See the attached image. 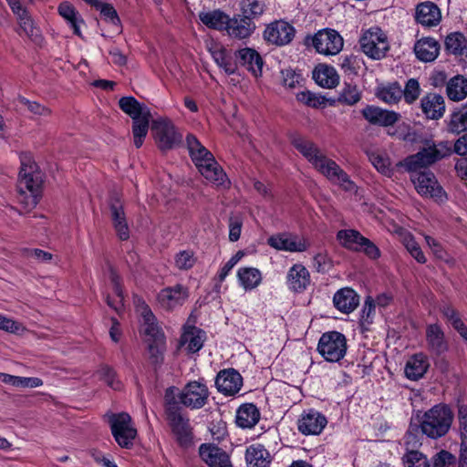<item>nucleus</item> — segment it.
<instances>
[{"label": "nucleus", "instance_id": "nucleus-47", "mask_svg": "<svg viewBox=\"0 0 467 467\" xmlns=\"http://www.w3.org/2000/svg\"><path fill=\"white\" fill-rule=\"evenodd\" d=\"M240 11L241 16L254 21L264 14L265 4L259 0H241Z\"/></svg>", "mask_w": 467, "mask_h": 467}, {"label": "nucleus", "instance_id": "nucleus-24", "mask_svg": "<svg viewBox=\"0 0 467 467\" xmlns=\"http://www.w3.org/2000/svg\"><path fill=\"white\" fill-rule=\"evenodd\" d=\"M188 297V291L181 285L173 287H166L158 295V301L161 307L171 310L182 306Z\"/></svg>", "mask_w": 467, "mask_h": 467}, {"label": "nucleus", "instance_id": "nucleus-5", "mask_svg": "<svg viewBox=\"0 0 467 467\" xmlns=\"http://www.w3.org/2000/svg\"><path fill=\"white\" fill-rule=\"evenodd\" d=\"M454 415L451 408L443 403L434 405L426 410L420 419L422 434L432 440L444 437L450 431Z\"/></svg>", "mask_w": 467, "mask_h": 467}, {"label": "nucleus", "instance_id": "nucleus-34", "mask_svg": "<svg viewBox=\"0 0 467 467\" xmlns=\"http://www.w3.org/2000/svg\"><path fill=\"white\" fill-rule=\"evenodd\" d=\"M414 52L420 61L431 62L435 60L439 55L440 45L432 37H423L416 42Z\"/></svg>", "mask_w": 467, "mask_h": 467}, {"label": "nucleus", "instance_id": "nucleus-21", "mask_svg": "<svg viewBox=\"0 0 467 467\" xmlns=\"http://www.w3.org/2000/svg\"><path fill=\"white\" fill-rule=\"evenodd\" d=\"M415 20L423 27L437 26L441 21V9L432 2H422L416 6Z\"/></svg>", "mask_w": 467, "mask_h": 467}, {"label": "nucleus", "instance_id": "nucleus-35", "mask_svg": "<svg viewBox=\"0 0 467 467\" xmlns=\"http://www.w3.org/2000/svg\"><path fill=\"white\" fill-rule=\"evenodd\" d=\"M260 420V411L257 407L252 403L241 405L236 410L235 422L243 429H251Z\"/></svg>", "mask_w": 467, "mask_h": 467}, {"label": "nucleus", "instance_id": "nucleus-43", "mask_svg": "<svg viewBox=\"0 0 467 467\" xmlns=\"http://www.w3.org/2000/svg\"><path fill=\"white\" fill-rule=\"evenodd\" d=\"M58 14L68 23L77 36H81L80 26L83 19L76 8L67 1L62 2L57 7Z\"/></svg>", "mask_w": 467, "mask_h": 467}, {"label": "nucleus", "instance_id": "nucleus-10", "mask_svg": "<svg viewBox=\"0 0 467 467\" xmlns=\"http://www.w3.org/2000/svg\"><path fill=\"white\" fill-rule=\"evenodd\" d=\"M337 238L343 247L355 252H363L371 259H377L380 255L377 245L356 230H340Z\"/></svg>", "mask_w": 467, "mask_h": 467}, {"label": "nucleus", "instance_id": "nucleus-33", "mask_svg": "<svg viewBox=\"0 0 467 467\" xmlns=\"http://www.w3.org/2000/svg\"><path fill=\"white\" fill-rule=\"evenodd\" d=\"M240 63L246 67L255 78L262 75L263 58L259 53L250 47H244L238 51Z\"/></svg>", "mask_w": 467, "mask_h": 467}, {"label": "nucleus", "instance_id": "nucleus-63", "mask_svg": "<svg viewBox=\"0 0 467 467\" xmlns=\"http://www.w3.org/2000/svg\"><path fill=\"white\" fill-rule=\"evenodd\" d=\"M282 76L284 86L289 88H296L302 79L301 75L291 68L282 70Z\"/></svg>", "mask_w": 467, "mask_h": 467}, {"label": "nucleus", "instance_id": "nucleus-1", "mask_svg": "<svg viewBox=\"0 0 467 467\" xmlns=\"http://www.w3.org/2000/svg\"><path fill=\"white\" fill-rule=\"evenodd\" d=\"M294 145L311 165L327 180L339 185L346 192H356L357 186L349 176L335 161L327 158L314 142L299 139L295 140Z\"/></svg>", "mask_w": 467, "mask_h": 467}, {"label": "nucleus", "instance_id": "nucleus-26", "mask_svg": "<svg viewBox=\"0 0 467 467\" xmlns=\"http://www.w3.org/2000/svg\"><path fill=\"white\" fill-rule=\"evenodd\" d=\"M420 108L428 119H439L445 112L444 99L439 94L428 93L421 99Z\"/></svg>", "mask_w": 467, "mask_h": 467}, {"label": "nucleus", "instance_id": "nucleus-19", "mask_svg": "<svg viewBox=\"0 0 467 467\" xmlns=\"http://www.w3.org/2000/svg\"><path fill=\"white\" fill-rule=\"evenodd\" d=\"M215 385L219 392L226 396H233L241 389L243 378L241 374L234 368L223 369L218 373Z\"/></svg>", "mask_w": 467, "mask_h": 467}, {"label": "nucleus", "instance_id": "nucleus-9", "mask_svg": "<svg viewBox=\"0 0 467 467\" xmlns=\"http://www.w3.org/2000/svg\"><path fill=\"white\" fill-rule=\"evenodd\" d=\"M362 51L370 58L380 59L386 56L389 44L386 34L378 26L364 31L359 39Z\"/></svg>", "mask_w": 467, "mask_h": 467}, {"label": "nucleus", "instance_id": "nucleus-3", "mask_svg": "<svg viewBox=\"0 0 467 467\" xmlns=\"http://www.w3.org/2000/svg\"><path fill=\"white\" fill-rule=\"evenodd\" d=\"M186 143L190 156L200 173L216 186H227V176L211 151L192 134L186 137Z\"/></svg>", "mask_w": 467, "mask_h": 467}, {"label": "nucleus", "instance_id": "nucleus-45", "mask_svg": "<svg viewBox=\"0 0 467 467\" xmlns=\"http://www.w3.org/2000/svg\"><path fill=\"white\" fill-rule=\"evenodd\" d=\"M376 95L387 104H396L402 98V88L397 82L384 84L378 87Z\"/></svg>", "mask_w": 467, "mask_h": 467}, {"label": "nucleus", "instance_id": "nucleus-64", "mask_svg": "<svg viewBox=\"0 0 467 467\" xmlns=\"http://www.w3.org/2000/svg\"><path fill=\"white\" fill-rule=\"evenodd\" d=\"M100 14L102 17L109 23L112 24L113 26H119V18L113 6L109 5H103L101 6Z\"/></svg>", "mask_w": 467, "mask_h": 467}, {"label": "nucleus", "instance_id": "nucleus-42", "mask_svg": "<svg viewBox=\"0 0 467 467\" xmlns=\"http://www.w3.org/2000/svg\"><path fill=\"white\" fill-rule=\"evenodd\" d=\"M245 459L248 467H269L271 462L269 452L260 444L248 447Z\"/></svg>", "mask_w": 467, "mask_h": 467}, {"label": "nucleus", "instance_id": "nucleus-40", "mask_svg": "<svg viewBox=\"0 0 467 467\" xmlns=\"http://www.w3.org/2000/svg\"><path fill=\"white\" fill-rule=\"evenodd\" d=\"M204 340L205 333L202 330L195 327H189L185 328L182 336L181 344L189 352L195 353L202 348Z\"/></svg>", "mask_w": 467, "mask_h": 467}, {"label": "nucleus", "instance_id": "nucleus-7", "mask_svg": "<svg viewBox=\"0 0 467 467\" xmlns=\"http://www.w3.org/2000/svg\"><path fill=\"white\" fill-rule=\"evenodd\" d=\"M112 436L121 447L129 449L132 447L137 437V429L131 417L126 412L112 413L108 416Z\"/></svg>", "mask_w": 467, "mask_h": 467}, {"label": "nucleus", "instance_id": "nucleus-27", "mask_svg": "<svg viewBox=\"0 0 467 467\" xmlns=\"http://www.w3.org/2000/svg\"><path fill=\"white\" fill-rule=\"evenodd\" d=\"M312 77L315 82L324 88H334L339 83V76L336 68L327 64L316 66Z\"/></svg>", "mask_w": 467, "mask_h": 467}, {"label": "nucleus", "instance_id": "nucleus-58", "mask_svg": "<svg viewBox=\"0 0 467 467\" xmlns=\"http://www.w3.org/2000/svg\"><path fill=\"white\" fill-rule=\"evenodd\" d=\"M244 224V219L241 215H232L228 221V228H229V241L230 242H237L240 239L242 228Z\"/></svg>", "mask_w": 467, "mask_h": 467}, {"label": "nucleus", "instance_id": "nucleus-4", "mask_svg": "<svg viewBox=\"0 0 467 467\" xmlns=\"http://www.w3.org/2000/svg\"><path fill=\"white\" fill-rule=\"evenodd\" d=\"M42 177L36 164L29 155L21 157V169L17 184L18 202L26 210L36 206L41 196Z\"/></svg>", "mask_w": 467, "mask_h": 467}, {"label": "nucleus", "instance_id": "nucleus-39", "mask_svg": "<svg viewBox=\"0 0 467 467\" xmlns=\"http://www.w3.org/2000/svg\"><path fill=\"white\" fill-rule=\"evenodd\" d=\"M407 451L402 457V462L405 467H429V460L427 457L420 451L416 450H410L409 445L414 441L417 443L416 436L411 433H407L405 437Z\"/></svg>", "mask_w": 467, "mask_h": 467}, {"label": "nucleus", "instance_id": "nucleus-60", "mask_svg": "<svg viewBox=\"0 0 467 467\" xmlns=\"http://www.w3.org/2000/svg\"><path fill=\"white\" fill-rule=\"evenodd\" d=\"M0 330L13 334H20L23 333L26 328L21 323L0 314Z\"/></svg>", "mask_w": 467, "mask_h": 467}, {"label": "nucleus", "instance_id": "nucleus-25", "mask_svg": "<svg viewBox=\"0 0 467 467\" xmlns=\"http://www.w3.org/2000/svg\"><path fill=\"white\" fill-rule=\"evenodd\" d=\"M362 115L369 123L380 126L393 125L400 118V115L395 111L382 109L374 106L364 108Z\"/></svg>", "mask_w": 467, "mask_h": 467}, {"label": "nucleus", "instance_id": "nucleus-44", "mask_svg": "<svg viewBox=\"0 0 467 467\" xmlns=\"http://www.w3.org/2000/svg\"><path fill=\"white\" fill-rule=\"evenodd\" d=\"M448 98L452 101H461L467 97V78L457 75L451 78L446 86Z\"/></svg>", "mask_w": 467, "mask_h": 467}, {"label": "nucleus", "instance_id": "nucleus-52", "mask_svg": "<svg viewBox=\"0 0 467 467\" xmlns=\"http://www.w3.org/2000/svg\"><path fill=\"white\" fill-rule=\"evenodd\" d=\"M108 266L109 271V278L111 282L114 284V291L117 296V299L114 302L110 301L109 298H108V305L113 309H115L117 312H119L123 306V293L119 284V278L115 270L112 268V266L110 265H109Z\"/></svg>", "mask_w": 467, "mask_h": 467}, {"label": "nucleus", "instance_id": "nucleus-53", "mask_svg": "<svg viewBox=\"0 0 467 467\" xmlns=\"http://www.w3.org/2000/svg\"><path fill=\"white\" fill-rule=\"evenodd\" d=\"M196 263L194 253L191 250H182L175 254L174 264L180 270H189Z\"/></svg>", "mask_w": 467, "mask_h": 467}, {"label": "nucleus", "instance_id": "nucleus-31", "mask_svg": "<svg viewBox=\"0 0 467 467\" xmlns=\"http://www.w3.org/2000/svg\"><path fill=\"white\" fill-rule=\"evenodd\" d=\"M236 277L238 285L244 291H252L257 288L263 280L261 271L252 266L240 267L236 272Z\"/></svg>", "mask_w": 467, "mask_h": 467}, {"label": "nucleus", "instance_id": "nucleus-36", "mask_svg": "<svg viewBox=\"0 0 467 467\" xmlns=\"http://www.w3.org/2000/svg\"><path fill=\"white\" fill-rule=\"evenodd\" d=\"M228 15L220 9L203 10L198 15L200 21L208 28L223 31L227 26Z\"/></svg>", "mask_w": 467, "mask_h": 467}, {"label": "nucleus", "instance_id": "nucleus-59", "mask_svg": "<svg viewBox=\"0 0 467 467\" xmlns=\"http://www.w3.org/2000/svg\"><path fill=\"white\" fill-rule=\"evenodd\" d=\"M17 102H18V105L26 108L31 113L36 114V115L48 116L51 113V110L48 108H47L36 101H30L24 97H18Z\"/></svg>", "mask_w": 467, "mask_h": 467}, {"label": "nucleus", "instance_id": "nucleus-30", "mask_svg": "<svg viewBox=\"0 0 467 467\" xmlns=\"http://www.w3.org/2000/svg\"><path fill=\"white\" fill-rule=\"evenodd\" d=\"M335 307L342 313H350L357 308L359 303L357 293L348 287L338 290L333 297Z\"/></svg>", "mask_w": 467, "mask_h": 467}, {"label": "nucleus", "instance_id": "nucleus-46", "mask_svg": "<svg viewBox=\"0 0 467 467\" xmlns=\"http://www.w3.org/2000/svg\"><path fill=\"white\" fill-rule=\"evenodd\" d=\"M20 36H26L35 42H40L41 34L39 28L35 25L31 16L26 13V16L17 17Z\"/></svg>", "mask_w": 467, "mask_h": 467}, {"label": "nucleus", "instance_id": "nucleus-48", "mask_svg": "<svg viewBox=\"0 0 467 467\" xmlns=\"http://www.w3.org/2000/svg\"><path fill=\"white\" fill-rule=\"evenodd\" d=\"M371 164L375 169L387 177H391L393 174V168L389 157L383 152H371L368 155Z\"/></svg>", "mask_w": 467, "mask_h": 467}, {"label": "nucleus", "instance_id": "nucleus-57", "mask_svg": "<svg viewBox=\"0 0 467 467\" xmlns=\"http://www.w3.org/2000/svg\"><path fill=\"white\" fill-rule=\"evenodd\" d=\"M420 94V86L417 79L410 78L402 89V96L408 104L415 102Z\"/></svg>", "mask_w": 467, "mask_h": 467}, {"label": "nucleus", "instance_id": "nucleus-20", "mask_svg": "<svg viewBox=\"0 0 467 467\" xmlns=\"http://www.w3.org/2000/svg\"><path fill=\"white\" fill-rule=\"evenodd\" d=\"M256 26L254 21L241 15L228 16L227 26L224 28L226 34L234 39H245L254 32Z\"/></svg>", "mask_w": 467, "mask_h": 467}, {"label": "nucleus", "instance_id": "nucleus-61", "mask_svg": "<svg viewBox=\"0 0 467 467\" xmlns=\"http://www.w3.org/2000/svg\"><path fill=\"white\" fill-rule=\"evenodd\" d=\"M391 134L404 141L415 142L417 140L416 132L405 123L398 125L395 132Z\"/></svg>", "mask_w": 467, "mask_h": 467}, {"label": "nucleus", "instance_id": "nucleus-12", "mask_svg": "<svg viewBox=\"0 0 467 467\" xmlns=\"http://www.w3.org/2000/svg\"><path fill=\"white\" fill-rule=\"evenodd\" d=\"M151 132L158 147L162 150L172 149L182 139L172 122L166 118L152 120Z\"/></svg>", "mask_w": 467, "mask_h": 467}, {"label": "nucleus", "instance_id": "nucleus-49", "mask_svg": "<svg viewBox=\"0 0 467 467\" xmlns=\"http://www.w3.org/2000/svg\"><path fill=\"white\" fill-rule=\"evenodd\" d=\"M401 242L410 254L420 264L426 262V257L414 237L408 232L401 233Z\"/></svg>", "mask_w": 467, "mask_h": 467}, {"label": "nucleus", "instance_id": "nucleus-37", "mask_svg": "<svg viewBox=\"0 0 467 467\" xmlns=\"http://www.w3.org/2000/svg\"><path fill=\"white\" fill-rule=\"evenodd\" d=\"M119 108L123 112L129 115L133 120L144 118L151 117L150 109L140 103L133 97H123L119 101Z\"/></svg>", "mask_w": 467, "mask_h": 467}, {"label": "nucleus", "instance_id": "nucleus-23", "mask_svg": "<svg viewBox=\"0 0 467 467\" xmlns=\"http://www.w3.org/2000/svg\"><path fill=\"white\" fill-rule=\"evenodd\" d=\"M199 454L210 467H232L228 454L215 445L202 444L199 448Z\"/></svg>", "mask_w": 467, "mask_h": 467}, {"label": "nucleus", "instance_id": "nucleus-28", "mask_svg": "<svg viewBox=\"0 0 467 467\" xmlns=\"http://www.w3.org/2000/svg\"><path fill=\"white\" fill-rule=\"evenodd\" d=\"M288 288L294 292H302L310 284L308 270L300 264L294 265L287 273Z\"/></svg>", "mask_w": 467, "mask_h": 467}, {"label": "nucleus", "instance_id": "nucleus-17", "mask_svg": "<svg viewBox=\"0 0 467 467\" xmlns=\"http://www.w3.org/2000/svg\"><path fill=\"white\" fill-rule=\"evenodd\" d=\"M267 244L279 251L300 253L306 251L310 243L304 237L288 234H278L270 236Z\"/></svg>", "mask_w": 467, "mask_h": 467}, {"label": "nucleus", "instance_id": "nucleus-15", "mask_svg": "<svg viewBox=\"0 0 467 467\" xmlns=\"http://www.w3.org/2000/svg\"><path fill=\"white\" fill-rule=\"evenodd\" d=\"M169 398V391L166 393V400ZM169 424L172 432L176 435L178 441L186 445L191 441V427L189 420L182 416L179 407L175 403L167 400L166 408Z\"/></svg>", "mask_w": 467, "mask_h": 467}, {"label": "nucleus", "instance_id": "nucleus-14", "mask_svg": "<svg viewBox=\"0 0 467 467\" xmlns=\"http://www.w3.org/2000/svg\"><path fill=\"white\" fill-rule=\"evenodd\" d=\"M312 45L316 51L324 56L337 55L343 48L342 36L334 29H322L312 37Z\"/></svg>", "mask_w": 467, "mask_h": 467}, {"label": "nucleus", "instance_id": "nucleus-2", "mask_svg": "<svg viewBox=\"0 0 467 467\" xmlns=\"http://www.w3.org/2000/svg\"><path fill=\"white\" fill-rule=\"evenodd\" d=\"M136 311L140 317V335L147 346L149 359L159 364L163 359L165 337L156 323V318L149 306L140 298L135 300Z\"/></svg>", "mask_w": 467, "mask_h": 467}, {"label": "nucleus", "instance_id": "nucleus-13", "mask_svg": "<svg viewBox=\"0 0 467 467\" xmlns=\"http://www.w3.org/2000/svg\"><path fill=\"white\" fill-rule=\"evenodd\" d=\"M416 191L423 197L434 199L443 202L447 200V194L438 183L434 174L431 171H422L411 175Z\"/></svg>", "mask_w": 467, "mask_h": 467}, {"label": "nucleus", "instance_id": "nucleus-55", "mask_svg": "<svg viewBox=\"0 0 467 467\" xmlns=\"http://www.w3.org/2000/svg\"><path fill=\"white\" fill-rule=\"evenodd\" d=\"M455 456L448 451L441 450L437 452L429 462V467H454Z\"/></svg>", "mask_w": 467, "mask_h": 467}, {"label": "nucleus", "instance_id": "nucleus-56", "mask_svg": "<svg viewBox=\"0 0 467 467\" xmlns=\"http://www.w3.org/2000/svg\"><path fill=\"white\" fill-rule=\"evenodd\" d=\"M360 99V92L356 86L346 85L338 97V101L352 106L358 103Z\"/></svg>", "mask_w": 467, "mask_h": 467}, {"label": "nucleus", "instance_id": "nucleus-32", "mask_svg": "<svg viewBox=\"0 0 467 467\" xmlns=\"http://www.w3.org/2000/svg\"><path fill=\"white\" fill-rule=\"evenodd\" d=\"M430 367L429 358L422 353L410 357L405 366V375L409 379L418 380L424 376Z\"/></svg>", "mask_w": 467, "mask_h": 467}, {"label": "nucleus", "instance_id": "nucleus-11", "mask_svg": "<svg viewBox=\"0 0 467 467\" xmlns=\"http://www.w3.org/2000/svg\"><path fill=\"white\" fill-rule=\"evenodd\" d=\"M209 389L204 379L190 381L179 394L182 405L192 410L202 408L208 401Z\"/></svg>", "mask_w": 467, "mask_h": 467}, {"label": "nucleus", "instance_id": "nucleus-8", "mask_svg": "<svg viewBox=\"0 0 467 467\" xmlns=\"http://www.w3.org/2000/svg\"><path fill=\"white\" fill-rule=\"evenodd\" d=\"M317 350L327 361L337 362L347 353L346 337L337 331L324 333L319 338Z\"/></svg>", "mask_w": 467, "mask_h": 467}, {"label": "nucleus", "instance_id": "nucleus-41", "mask_svg": "<svg viewBox=\"0 0 467 467\" xmlns=\"http://www.w3.org/2000/svg\"><path fill=\"white\" fill-rule=\"evenodd\" d=\"M110 212L113 225L118 236L121 240H127L130 237V231L121 202L119 201L112 202L110 204Z\"/></svg>", "mask_w": 467, "mask_h": 467}, {"label": "nucleus", "instance_id": "nucleus-16", "mask_svg": "<svg viewBox=\"0 0 467 467\" xmlns=\"http://www.w3.org/2000/svg\"><path fill=\"white\" fill-rule=\"evenodd\" d=\"M296 34L295 27L285 20L268 24L263 32L264 39L272 45L282 47L289 44Z\"/></svg>", "mask_w": 467, "mask_h": 467}, {"label": "nucleus", "instance_id": "nucleus-51", "mask_svg": "<svg viewBox=\"0 0 467 467\" xmlns=\"http://www.w3.org/2000/svg\"><path fill=\"white\" fill-rule=\"evenodd\" d=\"M296 99L304 105L314 109L323 108L327 105V99L313 93L309 90L301 91L296 94Z\"/></svg>", "mask_w": 467, "mask_h": 467}, {"label": "nucleus", "instance_id": "nucleus-18", "mask_svg": "<svg viewBox=\"0 0 467 467\" xmlns=\"http://www.w3.org/2000/svg\"><path fill=\"white\" fill-rule=\"evenodd\" d=\"M327 423V418L319 411L310 409L305 410L298 419V431L304 435H317Z\"/></svg>", "mask_w": 467, "mask_h": 467}, {"label": "nucleus", "instance_id": "nucleus-50", "mask_svg": "<svg viewBox=\"0 0 467 467\" xmlns=\"http://www.w3.org/2000/svg\"><path fill=\"white\" fill-rule=\"evenodd\" d=\"M151 117H144L133 120L132 134L134 144L137 148L141 147L143 140L148 134L150 119Z\"/></svg>", "mask_w": 467, "mask_h": 467}, {"label": "nucleus", "instance_id": "nucleus-22", "mask_svg": "<svg viewBox=\"0 0 467 467\" xmlns=\"http://www.w3.org/2000/svg\"><path fill=\"white\" fill-rule=\"evenodd\" d=\"M207 47L216 65L225 74L233 75L236 71L237 66L233 59L231 50H228L223 45L213 41L207 44Z\"/></svg>", "mask_w": 467, "mask_h": 467}, {"label": "nucleus", "instance_id": "nucleus-6", "mask_svg": "<svg viewBox=\"0 0 467 467\" xmlns=\"http://www.w3.org/2000/svg\"><path fill=\"white\" fill-rule=\"evenodd\" d=\"M450 153V148L445 142L427 143L421 150L416 154L407 157L398 163V166L404 167L408 171H416L421 168H426Z\"/></svg>", "mask_w": 467, "mask_h": 467}, {"label": "nucleus", "instance_id": "nucleus-54", "mask_svg": "<svg viewBox=\"0 0 467 467\" xmlns=\"http://www.w3.org/2000/svg\"><path fill=\"white\" fill-rule=\"evenodd\" d=\"M446 48L454 55H462L465 48L464 36L460 33H452L446 37Z\"/></svg>", "mask_w": 467, "mask_h": 467}, {"label": "nucleus", "instance_id": "nucleus-29", "mask_svg": "<svg viewBox=\"0 0 467 467\" xmlns=\"http://www.w3.org/2000/svg\"><path fill=\"white\" fill-rule=\"evenodd\" d=\"M426 341L429 348L436 354H441L448 350L449 345L445 334L439 324L427 326Z\"/></svg>", "mask_w": 467, "mask_h": 467}, {"label": "nucleus", "instance_id": "nucleus-38", "mask_svg": "<svg viewBox=\"0 0 467 467\" xmlns=\"http://www.w3.org/2000/svg\"><path fill=\"white\" fill-rule=\"evenodd\" d=\"M447 130L452 134L467 131V104L455 108L447 120Z\"/></svg>", "mask_w": 467, "mask_h": 467}, {"label": "nucleus", "instance_id": "nucleus-62", "mask_svg": "<svg viewBox=\"0 0 467 467\" xmlns=\"http://www.w3.org/2000/svg\"><path fill=\"white\" fill-rule=\"evenodd\" d=\"M460 433L463 446L467 447V406L461 405L458 410Z\"/></svg>", "mask_w": 467, "mask_h": 467}]
</instances>
